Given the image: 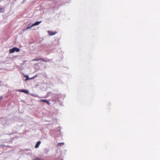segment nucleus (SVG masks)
I'll list each match as a JSON object with an SVG mask.
<instances>
[{"label":"nucleus","mask_w":160,"mask_h":160,"mask_svg":"<svg viewBox=\"0 0 160 160\" xmlns=\"http://www.w3.org/2000/svg\"><path fill=\"white\" fill-rule=\"evenodd\" d=\"M25 30V29L23 30V31H24V30Z\"/></svg>","instance_id":"nucleus-15"},{"label":"nucleus","mask_w":160,"mask_h":160,"mask_svg":"<svg viewBox=\"0 0 160 160\" xmlns=\"http://www.w3.org/2000/svg\"><path fill=\"white\" fill-rule=\"evenodd\" d=\"M19 49L17 47H14L9 50V52L11 53H13L15 51L16 52H19Z\"/></svg>","instance_id":"nucleus-1"},{"label":"nucleus","mask_w":160,"mask_h":160,"mask_svg":"<svg viewBox=\"0 0 160 160\" xmlns=\"http://www.w3.org/2000/svg\"><path fill=\"white\" fill-rule=\"evenodd\" d=\"M48 34L50 36L54 35H55L57 33V32H53L51 31H48Z\"/></svg>","instance_id":"nucleus-2"},{"label":"nucleus","mask_w":160,"mask_h":160,"mask_svg":"<svg viewBox=\"0 0 160 160\" xmlns=\"http://www.w3.org/2000/svg\"><path fill=\"white\" fill-rule=\"evenodd\" d=\"M39 60H42V61L46 62V61L42 58H36L32 60V61H38Z\"/></svg>","instance_id":"nucleus-4"},{"label":"nucleus","mask_w":160,"mask_h":160,"mask_svg":"<svg viewBox=\"0 0 160 160\" xmlns=\"http://www.w3.org/2000/svg\"><path fill=\"white\" fill-rule=\"evenodd\" d=\"M41 22V21H39V22H35V23L33 24H32V26H36V25H38V24H39Z\"/></svg>","instance_id":"nucleus-7"},{"label":"nucleus","mask_w":160,"mask_h":160,"mask_svg":"<svg viewBox=\"0 0 160 160\" xmlns=\"http://www.w3.org/2000/svg\"><path fill=\"white\" fill-rule=\"evenodd\" d=\"M2 96H0V100H2Z\"/></svg>","instance_id":"nucleus-12"},{"label":"nucleus","mask_w":160,"mask_h":160,"mask_svg":"<svg viewBox=\"0 0 160 160\" xmlns=\"http://www.w3.org/2000/svg\"><path fill=\"white\" fill-rule=\"evenodd\" d=\"M26 76V77H27L26 80H28L29 79H28V76Z\"/></svg>","instance_id":"nucleus-11"},{"label":"nucleus","mask_w":160,"mask_h":160,"mask_svg":"<svg viewBox=\"0 0 160 160\" xmlns=\"http://www.w3.org/2000/svg\"><path fill=\"white\" fill-rule=\"evenodd\" d=\"M60 144H61V145H63L64 143L63 142L59 143L58 144V145L59 146Z\"/></svg>","instance_id":"nucleus-9"},{"label":"nucleus","mask_w":160,"mask_h":160,"mask_svg":"<svg viewBox=\"0 0 160 160\" xmlns=\"http://www.w3.org/2000/svg\"><path fill=\"white\" fill-rule=\"evenodd\" d=\"M61 144H59V146H61Z\"/></svg>","instance_id":"nucleus-14"},{"label":"nucleus","mask_w":160,"mask_h":160,"mask_svg":"<svg viewBox=\"0 0 160 160\" xmlns=\"http://www.w3.org/2000/svg\"><path fill=\"white\" fill-rule=\"evenodd\" d=\"M37 77V75H35V76H34V77H32V78L31 79H33V78H36V77Z\"/></svg>","instance_id":"nucleus-10"},{"label":"nucleus","mask_w":160,"mask_h":160,"mask_svg":"<svg viewBox=\"0 0 160 160\" xmlns=\"http://www.w3.org/2000/svg\"><path fill=\"white\" fill-rule=\"evenodd\" d=\"M38 102H43L45 103H47L48 105L50 104V103L49 102V101L48 100H45V99H41L40 101H38Z\"/></svg>","instance_id":"nucleus-3"},{"label":"nucleus","mask_w":160,"mask_h":160,"mask_svg":"<svg viewBox=\"0 0 160 160\" xmlns=\"http://www.w3.org/2000/svg\"><path fill=\"white\" fill-rule=\"evenodd\" d=\"M1 83H2L0 81V86H1Z\"/></svg>","instance_id":"nucleus-13"},{"label":"nucleus","mask_w":160,"mask_h":160,"mask_svg":"<svg viewBox=\"0 0 160 160\" xmlns=\"http://www.w3.org/2000/svg\"><path fill=\"white\" fill-rule=\"evenodd\" d=\"M41 143V142L40 141H39L38 142H37V144H36V145L35 146V148H38L39 147V146L40 144Z\"/></svg>","instance_id":"nucleus-6"},{"label":"nucleus","mask_w":160,"mask_h":160,"mask_svg":"<svg viewBox=\"0 0 160 160\" xmlns=\"http://www.w3.org/2000/svg\"><path fill=\"white\" fill-rule=\"evenodd\" d=\"M19 92H23L25 93H28V91L27 90H23V89H21L19 90Z\"/></svg>","instance_id":"nucleus-5"},{"label":"nucleus","mask_w":160,"mask_h":160,"mask_svg":"<svg viewBox=\"0 0 160 160\" xmlns=\"http://www.w3.org/2000/svg\"><path fill=\"white\" fill-rule=\"evenodd\" d=\"M33 27V26H32V25H30V24H29L28 25V27H27L26 29H30V28H31Z\"/></svg>","instance_id":"nucleus-8"}]
</instances>
